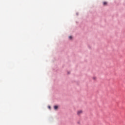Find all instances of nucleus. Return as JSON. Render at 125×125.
<instances>
[{
  "mask_svg": "<svg viewBox=\"0 0 125 125\" xmlns=\"http://www.w3.org/2000/svg\"><path fill=\"white\" fill-rule=\"evenodd\" d=\"M82 114H83V110H80L77 111V115L78 116H81V115H82Z\"/></svg>",
  "mask_w": 125,
  "mask_h": 125,
  "instance_id": "1",
  "label": "nucleus"
},
{
  "mask_svg": "<svg viewBox=\"0 0 125 125\" xmlns=\"http://www.w3.org/2000/svg\"><path fill=\"white\" fill-rule=\"evenodd\" d=\"M54 109H55V110H57V109H58V106L55 105L54 106Z\"/></svg>",
  "mask_w": 125,
  "mask_h": 125,
  "instance_id": "2",
  "label": "nucleus"
},
{
  "mask_svg": "<svg viewBox=\"0 0 125 125\" xmlns=\"http://www.w3.org/2000/svg\"><path fill=\"white\" fill-rule=\"evenodd\" d=\"M103 4H104V5H107V2H103Z\"/></svg>",
  "mask_w": 125,
  "mask_h": 125,
  "instance_id": "3",
  "label": "nucleus"
},
{
  "mask_svg": "<svg viewBox=\"0 0 125 125\" xmlns=\"http://www.w3.org/2000/svg\"><path fill=\"white\" fill-rule=\"evenodd\" d=\"M69 39H70V40H72V39H73V37H72V36H69Z\"/></svg>",
  "mask_w": 125,
  "mask_h": 125,
  "instance_id": "4",
  "label": "nucleus"
},
{
  "mask_svg": "<svg viewBox=\"0 0 125 125\" xmlns=\"http://www.w3.org/2000/svg\"><path fill=\"white\" fill-rule=\"evenodd\" d=\"M93 80H96V77H93Z\"/></svg>",
  "mask_w": 125,
  "mask_h": 125,
  "instance_id": "5",
  "label": "nucleus"
},
{
  "mask_svg": "<svg viewBox=\"0 0 125 125\" xmlns=\"http://www.w3.org/2000/svg\"><path fill=\"white\" fill-rule=\"evenodd\" d=\"M48 108L49 109H50V108H51V107H50V106H48Z\"/></svg>",
  "mask_w": 125,
  "mask_h": 125,
  "instance_id": "6",
  "label": "nucleus"
}]
</instances>
